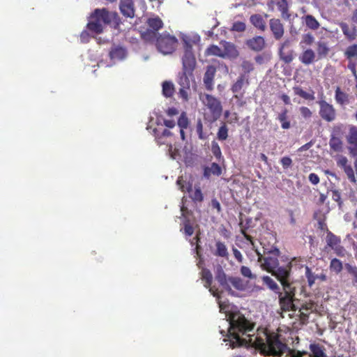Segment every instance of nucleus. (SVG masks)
<instances>
[{
	"label": "nucleus",
	"instance_id": "obj_17",
	"mask_svg": "<svg viewBox=\"0 0 357 357\" xmlns=\"http://www.w3.org/2000/svg\"><path fill=\"white\" fill-rule=\"evenodd\" d=\"M121 13L127 17L135 16L134 3L132 0H121L119 4Z\"/></svg>",
	"mask_w": 357,
	"mask_h": 357
},
{
	"label": "nucleus",
	"instance_id": "obj_20",
	"mask_svg": "<svg viewBox=\"0 0 357 357\" xmlns=\"http://www.w3.org/2000/svg\"><path fill=\"white\" fill-rule=\"evenodd\" d=\"M194 79L193 73H190V72H185V70H182L178 74L177 83L181 87L190 88V79Z\"/></svg>",
	"mask_w": 357,
	"mask_h": 357
},
{
	"label": "nucleus",
	"instance_id": "obj_1",
	"mask_svg": "<svg viewBox=\"0 0 357 357\" xmlns=\"http://www.w3.org/2000/svg\"><path fill=\"white\" fill-rule=\"evenodd\" d=\"M227 317L229 322L227 333L223 330L220 331V333L226 336L224 341L228 342L231 348L252 345L259 349L264 356L273 357H281L289 349L281 340V335L275 333H266V342L257 337L253 341L248 333L253 330L254 324L239 311L231 312L227 314Z\"/></svg>",
	"mask_w": 357,
	"mask_h": 357
},
{
	"label": "nucleus",
	"instance_id": "obj_28",
	"mask_svg": "<svg viewBox=\"0 0 357 357\" xmlns=\"http://www.w3.org/2000/svg\"><path fill=\"white\" fill-rule=\"evenodd\" d=\"M126 56V50L122 47H114L109 52V56L112 60H123Z\"/></svg>",
	"mask_w": 357,
	"mask_h": 357
},
{
	"label": "nucleus",
	"instance_id": "obj_58",
	"mask_svg": "<svg viewBox=\"0 0 357 357\" xmlns=\"http://www.w3.org/2000/svg\"><path fill=\"white\" fill-rule=\"evenodd\" d=\"M337 165L341 169H343L344 167H346L348 165V160L345 156L340 155L337 158Z\"/></svg>",
	"mask_w": 357,
	"mask_h": 357
},
{
	"label": "nucleus",
	"instance_id": "obj_10",
	"mask_svg": "<svg viewBox=\"0 0 357 357\" xmlns=\"http://www.w3.org/2000/svg\"><path fill=\"white\" fill-rule=\"evenodd\" d=\"M346 138L349 154L353 157H357V126H350Z\"/></svg>",
	"mask_w": 357,
	"mask_h": 357
},
{
	"label": "nucleus",
	"instance_id": "obj_6",
	"mask_svg": "<svg viewBox=\"0 0 357 357\" xmlns=\"http://www.w3.org/2000/svg\"><path fill=\"white\" fill-rule=\"evenodd\" d=\"M178 40L174 36L167 31L159 34L156 40V47L159 52L163 54H172L176 46Z\"/></svg>",
	"mask_w": 357,
	"mask_h": 357
},
{
	"label": "nucleus",
	"instance_id": "obj_18",
	"mask_svg": "<svg viewBox=\"0 0 357 357\" xmlns=\"http://www.w3.org/2000/svg\"><path fill=\"white\" fill-rule=\"evenodd\" d=\"M202 280L204 281V287L206 288H209L210 292L212 293L213 296H216L218 294V289H215L213 287H211L213 282V275L211 271L207 268H202Z\"/></svg>",
	"mask_w": 357,
	"mask_h": 357
},
{
	"label": "nucleus",
	"instance_id": "obj_22",
	"mask_svg": "<svg viewBox=\"0 0 357 357\" xmlns=\"http://www.w3.org/2000/svg\"><path fill=\"white\" fill-rule=\"evenodd\" d=\"M93 13L96 17L100 20L102 25L109 24L112 22V12H109L106 8H96Z\"/></svg>",
	"mask_w": 357,
	"mask_h": 357
},
{
	"label": "nucleus",
	"instance_id": "obj_8",
	"mask_svg": "<svg viewBox=\"0 0 357 357\" xmlns=\"http://www.w3.org/2000/svg\"><path fill=\"white\" fill-rule=\"evenodd\" d=\"M326 242V246L333 250L337 256L340 257H345L347 250L341 245V238L340 236L334 234L331 231H328Z\"/></svg>",
	"mask_w": 357,
	"mask_h": 357
},
{
	"label": "nucleus",
	"instance_id": "obj_15",
	"mask_svg": "<svg viewBox=\"0 0 357 357\" xmlns=\"http://www.w3.org/2000/svg\"><path fill=\"white\" fill-rule=\"evenodd\" d=\"M246 45L255 52L261 51L266 45L265 40L262 36H255L245 42Z\"/></svg>",
	"mask_w": 357,
	"mask_h": 357
},
{
	"label": "nucleus",
	"instance_id": "obj_38",
	"mask_svg": "<svg viewBox=\"0 0 357 357\" xmlns=\"http://www.w3.org/2000/svg\"><path fill=\"white\" fill-rule=\"evenodd\" d=\"M329 268L332 272L339 274L342 271L343 265L340 259L333 258L330 262Z\"/></svg>",
	"mask_w": 357,
	"mask_h": 357
},
{
	"label": "nucleus",
	"instance_id": "obj_46",
	"mask_svg": "<svg viewBox=\"0 0 357 357\" xmlns=\"http://www.w3.org/2000/svg\"><path fill=\"white\" fill-rule=\"evenodd\" d=\"M344 54L349 59L357 56V45L354 44L349 46L347 48Z\"/></svg>",
	"mask_w": 357,
	"mask_h": 357
},
{
	"label": "nucleus",
	"instance_id": "obj_54",
	"mask_svg": "<svg viewBox=\"0 0 357 357\" xmlns=\"http://www.w3.org/2000/svg\"><path fill=\"white\" fill-rule=\"evenodd\" d=\"M240 271H241V275L245 278H248L250 279H252L254 278L250 268L248 266H242L241 267Z\"/></svg>",
	"mask_w": 357,
	"mask_h": 357
},
{
	"label": "nucleus",
	"instance_id": "obj_55",
	"mask_svg": "<svg viewBox=\"0 0 357 357\" xmlns=\"http://www.w3.org/2000/svg\"><path fill=\"white\" fill-rule=\"evenodd\" d=\"M112 22H113L114 24V28L117 29L121 24V18L116 12H112Z\"/></svg>",
	"mask_w": 357,
	"mask_h": 357
},
{
	"label": "nucleus",
	"instance_id": "obj_51",
	"mask_svg": "<svg viewBox=\"0 0 357 357\" xmlns=\"http://www.w3.org/2000/svg\"><path fill=\"white\" fill-rule=\"evenodd\" d=\"M277 6L283 15L288 12V5L287 0H279L277 2Z\"/></svg>",
	"mask_w": 357,
	"mask_h": 357
},
{
	"label": "nucleus",
	"instance_id": "obj_42",
	"mask_svg": "<svg viewBox=\"0 0 357 357\" xmlns=\"http://www.w3.org/2000/svg\"><path fill=\"white\" fill-rule=\"evenodd\" d=\"M317 53L320 58L325 57L327 56L329 52V48L327 44L324 42H318L317 44Z\"/></svg>",
	"mask_w": 357,
	"mask_h": 357
},
{
	"label": "nucleus",
	"instance_id": "obj_9",
	"mask_svg": "<svg viewBox=\"0 0 357 357\" xmlns=\"http://www.w3.org/2000/svg\"><path fill=\"white\" fill-rule=\"evenodd\" d=\"M317 103L319 105L320 116L327 122L333 121L336 118V111L334 107L324 100H320Z\"/></svg>",
	"mask_w": 357,
	"mask_h": 357
},
{
	"label": "nucleus",
	"instance_id": "obj_27",
	"mask_svg": "<svg viewBox=\"0 0 357 357\" xmlns=\"http://www.w3.org/2000/svg\"><path fill=\"white\" fill-rule=\"evenodd\" d=\"M215 256L228 259L229 252L225 243L218 241L215 242V250L213 252Z\"/></svg>",
	"mask_w": 357,
	"mask_h": 357
},
{
	"label": "nucleus",
	"instance_id": "obj_35",
	"mask_svg": "<svg viewBox=\"0 0 357 357\" xmlns=\"http://www.w3.org/2000/svg\"><path fill=\"white\" fill-rule=\"evenodd\" d=\"M306 26L312 30H317L320 26L319 22L312 15H307L304 17Z\"/></svg>",
	"mask_w": 357,
	"mask_h": 357
},
{
	"label": "nucleus",
	"instance_id": "obj_45",
	"mask_svg": "<svg viewBox=\"0 0 357 357\" xmlns=\"http://www.w3.org/2000/svg\"><path fill=\"white\" fill-rule=\"evenodd\" d=\"M177 124L180 128H185L186 129L188 127L189 120H188V119L187 117V114L185 112H183L181 114V115L178 119Z\"/></svg>",
	"mask_w": 357,
	"mask_h": 357
},
{
	"label": "nucleus",
	"instance_id": "obj_56",
	"mask_svg": "<svg viewBox=\"0 0 357 357\" xmlns=\"http://www.w3.org/2000/svg\"><path fill=\"white\" fill-rule=\"evenodd\" d=\"M341 29L343 33L349 37V38H354V34L351 33L349 26L346 23H342L340 24Z\"/></svg>",
	"mask_w": 357,
	"mask_h": 357
},
{
	"label": "nucleus",
	"instance_id": "obj_12",
	"mask_svg": "<svg viewBox=\"0 0 357 357\" xmlns=\"http://www.w3.org/2000/svg\"><path fill=\"white\" fill-rule=\"evenodd\" d=\"M216 68L213 65L206 66V70L204 75L203 82L206 89L208 91L213 89V80L216 74Z\"/></svg>",
	"mask_w": 357,
	"mask_h": 357
},
{
	"label": "nucleus",
	"instance_id": "obj_26",
	"mask_svg": "<svg viewBox=\"0 0 357 357\" xmlns=\"http://www.w3.org/2000/svg\"><path fill=\"white\" fill-rule=\"evenodd\" d=\"M315 56L314 52L311 49H307L299 56V60L305 65H310L314 62Z\"/></svg>",
	"mask_w": 357,
	"mask_h": 357
},
{
	"label": "nucleus",
	"instance_id": "obj_50",
	"mask_svg": "<svg viewBox=\"0 0 357 357\" xmlns=\"http://www.w3.org/2000/svg\"><path fill=\"white\" fill-rule=\"evenodd\" d=\"M239 225L241 227V234L243 235L244 238L250 243V244L252 245H255V243H254V241H253V238L251 236H250L249 234H248L246 233V229H247V227H244L243 225V222H241L239 223Z\"/></svg>",
	"mask_w": 357,
	"mask_h": 357
},
{
	"label": "nucleus",
	"instance_id": "obj_62",
	"mask_svg": "<svg viewBox=\"0 0 357 357\" xmlns=\"http://www.w3.org/2000/svg\"><path fill=\"white\" fill-rule=\"evenodd\" d=\"M280 162H281L282 167L284 169L289 168L292 163V160L289 157H283L281 159Z\"/></svg>",
	"mask_w": 357,
	"mask_h": 357
},
{
	"label": "nucleus",
	"instance_id": "obj_40",
	"mask_svg": "<svg viewBox=\"0 0 357 357\" xmlns=\"http://www.w3.org/2000/svg\"><path fill=\"white\" fill-rule=\"evenodd\" d=\"M142 38L146 41H154L158 36V33L155 31L147 29L146 31L141 33Z\"/></svg>",
	"mask_w": 357,
	"mask_h": 357
},
{
	"label": "nucleus",
	"instance_id": "obj_14",
	"mask_svg": "<svg viewBox=\"0 0 357 357\" xmlns=\"http://www.w3.org/2000/svg\"><path fill=\"white\" fill-rule=\"evenodd\" d=\"M269 24L274 38L277 40L281 39L284 35V26L280 20L279 19H271Z\"/></svg>",
	"mask_w": 357,
	"mask_h": 357
},
{
	"label": "nucleus",
	"instance_id": "obj_41",
	"mask_svg": "<svg viewBox=\"0 0 357 357\" xmlns=\"http://www.w3.org/2000/svg\"><path fill=\"white\" fill-rule=\"evenodd\" d=\"M305 275L307 278V284L310 287H312L317 280V275H315L307 266L305 268Z\"/></svg>",
	"mask_w": 357,
	"mask_h": 357
},
{
	"label": "nucleus",
	"instance_id": "obj_21",
	"mask_svg": "<svg viewBox=\"0 0 357 357\" xmlns=\"http://www.w3.org/2000/svg\"><path fill=\"white\" fill-rule=\"evenodd\" d=\"M292 42L291 39L287 38L286 39L282 44L279 49V55L280 58L282 61H283L285 63H290L293 59L294 56L292 55V51H290V52L287 54H285L283 52V50L286 47H288L291 45V43Z\"/></svg>",
	"mask_w": 357,
	"mask_h": 357
},
{
	"label": "nucleus",
	"instance_id": "obj_48",
	"mask_svg": "<svg viewBox=\"0 0 357 357\" xmlns=\"http://www.w3.org/2000/svg\"><path fill=\"white\" fill-rule=\"evenodd\" d=\"M246 26L245 24L243 22H236L233 24V26L231 29L233 31L237 32H243L245 30Z\"/></svg>",
	"mask_w": 357,
	"mask_h": 357
},
{
	"label": "nucleus",
	"instance_id": "obj_23",
	"mask_svg": "<svg viewBox=\"0 0 357 357\" xmlns=\"http://www.w3.org/2000/svg\"><path fill=\"white\" fill-rule=\"evenodd\" d=\"M249 75L240 74L236 82L231 86V90L234 93H239L244 86L249 85Z\"/></svg>",
	"mask_w": 357,
	"mask_h": 357
},
{
	"label": "nucleus",
	"instance_id": "obj_63",
	"mask_svg": "<svg viewBox=\"0 0 357 357\" xmlns=\"http://www.w3.org/2000/svg\"><path fill=\"white\" fill-rule=\"evenodd\" d=\"M232 251H233V254H234V256L236 258V259L239 263H242L243 257L241 252L238 249H236L235 248H233Z\"/></svg>",
	"mask_w": 357,
	"mask_h": 357
},
{
	"label": "nucleus",
	"instance_id": "obj_24",
	"mask_svg": "<svg viewBox=\"0 0 357 357\" xmlns=\"http://www.w3.org/2000/svg\"><path fill=\"white\" fill-rule=\"evenodd\" d=\"M215 280L226 291H227L229 294L231 293L232 290L231 285L229 284V278L227 277V275L222 268H220L218 271L215 275Z\"/></svg>",
	"mask_w": 357,
	"mask_h": 357
},
{
	"label": "nucleus",
	"instance_id": "obj_5",
	"mask_svg": "<svg viewBox=\"0 0 357 357\" xmlns=\"http://www.w3.org/2000/svg\"><path fill=\"white\" fill-rule=\"evenodd\" d=\"M182 40L184 43V54L182 56V70L192 73L196 66V59L192 52L190 39L188 36H184Z\"/></svg>",
	"mask_w": 357,
	"mask_h": 357
},
{
	"label": "nucleus",
	"instance_id": "obj_25",
	"mask_svg": "<svg viewBox=\"0 0 357 357\" xmlns=\"http://www.w3.org/2000/svg\"><path fill=\"white\" fill-rule=\"evenodd\" d=\"M309 349L310 351V357H328L325 347L320 344H310Z\"/></svg>",
	"mask_w": 357,
	"mask_h": 357
},
{
	"label": "nucleus",
	"instance_id": "obj_49",
	"mask_svg": "<svg viewBox=\"0 0 357 357\" xmlns=\"http://www.w3.org/2000/svg\"><path fill=\"white\" fill-rule=\"evenodd\" d=\"M211 151L215 158H220V156L222 155L221 150H220V148L218 144L215 141L212 142Z\"/></svg>",
	"mask_w": 357,
	"mask_h": 357
},
{
	"label": "nucleus",
	"instance_id": "obj_32",
	"mask_svg": "<svg viewBox=\"0 0 357 357\" xmlns=\"http://www.w3.org/2000/svg\"><path fill=\"white\" fill-rule=\"evenodd\" d=\"M147 24L150 29L157 31L163 26V22L159 17H151L147 20Z\"/></svg>",
	"mask_w": 357,
	"mask_h": 357
},
{
	"label": "nucleus",
	"instance_id": "obj_47",
	"mask_svg": "<svg viewBox=\"0 0 357 357\" xmlns=\"http://www.w3.org/2000/svg\"><path fill=\"white\" fill-rule=\"evenodd\" d=\"M217 135L219 140L223 141L227 139L228 137V128L225 124L220 127Z\"/></svg>",
	"mask_w": 357,
	"mask_h": 357
},
{
	"label": "nucleus",
	"instance_id": "obj_19",
	"mask_svg": "<svg viewBox=\"0 0 357 357\" xmlns=\"http://www.w3.org/2000/svg\"><path fill=\"white\" fill-rule=\"evenodd\" d=\"M87 28L92 32L96 33H100L103 31V25L100 20L96 17L95 14L92 13L90 19L87 24Z\"/></svg>",
	"mask_w": 357,
	"mask_h": 357
},
{
	"label": "nucleus",
	"instance_id": "obj_3",
	"mask_svg": "<svg viewBox=\"0 0 357 357\" xmlns=\"http://www.w3.org/2000/svg\"><path fill=\"white\" fill-rule=\"evenodd\" d=\"M280 252L275 246L270 248H264V255L257 252L258 261L261 264V267L268 273L272 272L279 265L278 257Z\"/></svg>",
	"mask_w": 357,
	"mask_h": 357
},
{
	"label": "nucleus",
	"instance_id": "obj_61",
	"mask_svg": "<svg viewBox=\"0 0 357 357\" xmlns=\"http://www.w3.org/2000/svg\"><path fill=\"white\" fill-rule=\"evenodd\" d=\"M300 312V320L302 323H305L307 321L309 318L310 312L305 311L304 310H301V308L299 310Z\"/></svg>",
	"mask_w": 357,
	"mask_h": 357
},
{
	"label": "nucleus",
	"instance_id": "obj_33",
	"mask_svg": "<svg viewBox=\"0 0 357 357\" xmlns=\"http://www.w3.org/2000/svg\"><path fill=\"white\" fill-rule=\"evenodd\" d=\"M329 146L334 151L340 152L342 149V142L339 137L332 135L329 140Z\"/></svg>",
	"mask_w": 357,
	"mask_h": 357
},
{
	"label": "nucleus",
	"instance_id": "obj_59",
	"mask_svg": "<svg viewBox=\"0 0 357 357\" xmlns=\"http://www.w3.org/2000/svg\"><path fill=\"white\" fill-rule=\"evenodd\" d=\"M300 113L305 119L310 118L312 116V112L307 107H301L299 109Z\"/></svg>",
	"mask_w": 357,
	"mask_h": 357
},
{
	"label": "nucleus",
	"instance_id": "obj_52",
	"mask_svg": "<svg viewBox=\"0 0 357 357\" xmlns=\"http://www.w3.org/2000/svg\"><path fill=\"white\" fill-rule=\"evenodd\" d=\"M307 354V351H301L289 349L287 357H303L304 355Z\"/></svg>",
	"mask_w": 357,
	"mask_h": 357
},
{
	"label": "nucleus",
	"instance_id": "obj_60",
	"mask_svg": "<svg viewBox=\"0 0 357 357\" xmlns=\"http://www.w3.org/2000/svg\"><path fill=\"white\" fill-rule=\"evenodd\" d=\"M342 169L344 170V172L347 175L348 178H355L354 172L353 168L351 167V166L350 165L348 164Z\"/></svg>",
	"mask_w": 357,
	"mask_h": 357
},
{
	"label": "nucleus",
	"instance_id": "obj_36",
	"mask_svg": "<svg viewBox=\"0 0 357 357\" xmlns=\"http://www.w3.org/2000/svg\"><path fill=\"white\" fill-rule=\"evenodd\" d=\"M205 54L207 56H217L224 59L222 50L220 47L215 45H210L205 52Z\"/></svg>",
	"mask_w": 357,
	"mask_h": 357
},
{
	"label": "nucleus",
	"instance_id": "obj_30",
	"mask_svg": "<svg viewBox=\"0 0 357 357\" xmlns=\"http://www.w3.org/2000/svg\"><path fill=\"white\" fill-rule=\"evenodd\" d=\"M221 174V168L217 163H212L210 167L204 169V176L208 178L211 175L219 176Z\"/></svg>",
	"mask_w": 357,
	"mask_h": 357
},
{
	"label": "nucleus",
	"instance_id": "obj_57",
	"mask_svg": "<svg viewBox=\"0 0 357 357\" xmlns=\"http://www.w3.org/2000/svg\"><path fill=\"white\" fill-rule=\"evenodd\" d=\"M197 132L198 134L199 138L201 139H205L206 136L203 134V125L201 120H199L196 126Z\"/></svg>",
	"mask_w": 357,
	"mask_h": 357
},
{
	"label": "nucleus",
	"instance_id": "obj_11",
	"mask_svg": "<svg viewBox=\"0 0 357 357\" xmlns=\"http://www.w3.org/2000/svg\"><path fill=\"white\" fill-rule=\"evenodd\" d=\"M291 262L287 263L284 266L279 265L271 273L280 282H284L291 279Z\"/></svg>",
	"mask_w": 357,
	"mask_h": 357
},
{
	"label": "nucleus",
	"instance_id": "obj_16",
	"mask_svg": "<svg viewBox=\"0 0 357 357\" xmlns=\"http://www.w3.org/2000/svg\"><path fill=\"white\" fill-rule=\"evenodd\" d=\"M220 45L223 47L222 53L224 55V59H236L238 56V52L234 44L232 43L222 40L220 42Z\"/></svg>",
	"mask_w": 357,
	"mask_h": 357
},
{
	"label": "nucleus",
	"instance_id": "obj_2",
	"mask_svg": "<svg viewBox=\"0 0 357 357\" xmlns=\"http://www.w3.org/2000/svg\"><path fill=\"white\" fill-rule=\"evenodd\" d=\"M282 287V291H278V300L280 308L282 311H296L294 304L296 287L294 282L290 280L280 282Z\"/></svg>",
	"mask_w": 357,
	"mask_h": 357
},
{
	"label": "nucleus",
	"instance_id": "obj_64",
	"mask_svg": "<svg viewBox=\"0 0 357 357\" xmlns=\"http://www.w3.org/2000/svg\"><path fill=\"white\" fill-rule=\"evenodd\" d=\"M287 109H284L279 115L278 117V119L280 121V123L287 121Z\"/></svg>",
	"mask_w": 357,
	"mask_h": 357
},
{
	"label": "nucleus",
	"instance_id": "obj_53",
	"mask_svg": "<svg viewBox=\"0 0 357 357\" xmlns=\"http://www.w3.org/2000/svg\"><path fill=\"white\" fill-rule=\"evenodd\" d=\"M314 38L312 33H306L303 36V40L301 43H305L307 45H310L313 43Z\"/></svg>",
	"mask_w": 357,
	"mask_h": 357
},
{
	"label": "nucleus",
	"instance_id": "obj_39",
	"mask_svg": "<svg viewBox=\"0 0 357 357\" xmlns=\"http://www.w3.org/2000/svg\"><path fill=\"white\" fill-rule=\"evenodd\" d=\"M264 283L272 291L278 294L280 287L278 284L269 276L262 278Z\"/></svg>",
	"mask_w": 357,
	"mask_h": 357
},
{
	"label": "nucleus",
	"instance_id": "obj_31",
	"mask_svg": "<svg viewBox=\"0 0 357 357\" xmlns=\"http://www.w3.org/2000/svg\"><path fill=\"white\" fill-rule=\"evenodd\" d=\"M229 284L238 291H243L246 288V283L239 277H229Z\"/></svg>",
	"mask_w": 357,
	"mask_h": 357
},
{
	"label": "nucleus",
	"instance_id": "obj_37",
	"mask_svg": "<svg viewBox=\"0 0 357 357\" xmlns=\"http://www.w3.org/2000/svg\"><path fill=\"white\" fill-rule=\"evenodd\" d=\"M162 94L167 97H171L174 91V84L170 81H165L162 84Z\"/></svg>",
	"mask_w": 357,
	"mask_h": 357
},
{
	"label": "nucleus",
	"instance_id": "obj_43",
	"mask_svg": "<svg viewBox=\"0 0 357 357\" xmlns=\"http://www.w3.org/2000/svg\"><path fill=\"white\" fill-rule=\"evenodd\" d=\"M344 266L348 273L353 277V283L357 284V266L348 263L345 264Z\"/></svg>",
	"mask_w": 357,
	"mask_h": 357
},
{
	"label": "nucleus",
	"instance_id": "obj_4",
	"mask_svg": "<svg viewBox=\"0 0 357 357\" xmlns=\"http://www.w3.org/2000/svg\"><path fill=\"white\" fill-rule=\"evenodd\" d=\"M195 180H177L176 183L183 192H188L195 202H202L204 196L199 183H194Z\"/></svg>",
	"mask_w": 357,
	"mask_h": 357
},
{
	"label": "nucleus",
	"instance_id": "obj_29",
	"mask_svg": "<svg viewBox=\"0 0 357 357\" xmlns=\"http://www.w3.org/2000/svg\"><path fill=\"white\" fill-rule=\"evenodd\" d=\"M250 22L256 28L264 31L266 29V23L263 17L259 14H255L250 16Z\"/></svg>",
	"mask_w": 357,
	"mask_h": 357
},
{
	"label": "nucleus",
	"instance_id": "obj_13",
	"mask_svg": "<svg viewBox=\"0 0 357 357\" xmlns=\"http://www.w3.org/2000/svg\"><path fill=\"white\" fill-rule=\"evenodd\" d=\"M181 217L183 218V225H184V233L190 236L194 233V228L191 225L190 220L188 218V215L192 214V212L188 210L187 207H185L183 204L181 207Z\"/></svg>",
	"mask_w": 357,
	"mask_h": 357
},
{
	"label": "nucleus",
	"instance_id": "obj_44",
	"mask_svg": "<svg viewBox=\"0 0 357 357\" xmlns=\"http://www.w3.org/2000/svg\"><path fill=\"white\" fill-rule=\"evenodd\" d=\"M241 67L243 70V73L241 74H245V75H248L250 73L253 71L254 70V64L250 61L244 60L241 64Z\"/></svg>",
	"mask_w": 357,
	"mask_h": 357
},
{
	"label": "nucleus",
	"instance_id": "obj_34",
	"mask_svg": "<svg viewBox=\"0 0 357 357\" xmlns=\"http://www.w3.org/2000/svg\"><path fill=\"white\" fill-rule=\"evenodd\" d=\"M335 99L341 105H346L349 102L348 95L342 91L340 87H337L335 90Z\"/></svg>",
	"mask_w": 357,
	"mask_h": 357
},
{
	"label": "nucleus",
	"instance_id": "obj_7",
	"mask_svg": "<svg viewBox=\"0 0 357 357\" xmlns=\"http://www.w3.org/2000/svg\"><path fill=\"white\" fill-rule=\"evenodd\" d=\"M200 100L210 110L214 121L219 119L222 115V106L221 102L212 95L205 93L200 96Z\"/></svg>",
	"mask_w": 357,
	"mask_h": 357
}]
</instances>
